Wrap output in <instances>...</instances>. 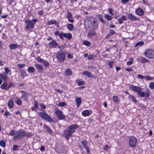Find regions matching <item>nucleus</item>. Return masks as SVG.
Here are the masks:
<instances>
[{"mask_svg": "<svg viewBox=\"0 0 154 154\" xmlns=\"http://www.w3.org/2000/svg\"><path fill=\"white\" fill-rule=\"evenodd\" d=\"M128 18L132 21L134 20H139L138 18L134 16L131 13L128 14Z\"/></svg>", "mask_w": 154, "mask_h": 154, "instance_id": "nucleus-16", "label": "nucleus"}, {"mask_svg": "<svg viewBox=\"0 0 154 154\" xmlns=\"http://www.w3.org/2000/svg\"><path fill=\"white\" fill-rule=\"evenodd\" d=\"M129 88L133 91L137 92V95L141 97H147L150 95V92L149 89H147L146 92H142L141 88L132 84L130 85Z\"/></svg>", "mask_w": 154, "mask_h": 154, "instance_id": "nucleus-1", "label": "nucleus"}, {"mask_svg": "<svg viewBox=\"0 0 154 154\" xmlns=\"http://www.w3.org/2000/svg\"><path fill=\"white\" fill-rule=\"evenodd\" d=\"M20 72L23 78H24L27 76L26 72L24 69H20Z\"/></svg>", "mask_w": 154, "mask_h": 154, "instance_id": "nucleus-27", "label": "nucleus"}, {"mask_svg": "<svg viewBox=\"0 0 154 154\" xmlns=\"http://www.w3.org/2000/svg\"><path fill=\"white\" fill-rule=\"evenodd\" d=\"M5 72L6 74L11 75V70L8 68L6 67L5 69Z\"/></svg>", "mask_w": 154, "mask_h": 154, "instance_id": "nucleus-33", "label": "nucleus"}, {"mask_svg": "<svg viewBox=\"0 0 154 154\" xmlns=\"http://www.w3.org/2000/svg\"><path fill=\"white\" fill-rule=\"evenodd\" d=\"M149 88L151 89H152L154 88V82H151L150 83L149 85Z\"/></svg>", "mask_w": 154, "mask_h": 154, "instance_id": "nucleus-46", "label": "nucleus"}, {"mask_svg": "<svg viewBox=\"0 0 154 154\" xmlns=\"http://www.w3.org/2000/svg\"><path fill=\"white\" fill-rule=\"evenodd\" d=\"M20 92L22 94L21 98L24 100H27L29 95V93L23 90L21 91Z\"/></svg>", "mask_w": 154, "mask_h": 154, "instance_id": "nucleus-11", "label": "nucleus"}, {"mask_svg": "<svg viewBox=\"0 0 154 154\" xmlns=\"http://www.w3.org/2000/svg\"><path fill=\"white\" fill-rule=\"evenodd\" d=\"M37 21L36 19H33L31 20L27 19L25 21V23L26 24L25 27V29L28 31L30 29H33L34 27L36 22Z\"/></svg>", "mask_w": 154, "mask_h": 154, "instance_id": "nucleus-2", "label": "nucleus"}, {"mask_svg": "<svg viewBox=\"0 0 154 154\" xmlns=\"http://www.w3.org/2000/svg\"><path fill=\"white\" fill-rule=\"evenodd\" d=\"M98 19L103 23H105V21L102 19V17L100 15H98L97 16Z\"/></svg>", "mask_w": 154, "mask_h": 154, "instance_id": "nucleus-39", "label": "nucleus"}, {"mask_svg": "<svg viewBox=\"0 0 154 154\" xmlns=\"http://www.w3.org/2000/svg\"><path fill=\"white\" fill-rule=\"evenodd\" d=\"M76 82L79 86H80L85 84V82L83 81H81L79 80H76Z\"/></svg>", "mask_w": 154, "mask_h": 154, "instance_id": "nucleus-42", "label": "nucleus"}, {"mask_svg": "<svg viewBox=\"0 0 154 154\" xmlns=\"http://www.w3.org/2000/svg\"><path fill=\"white\" fill-rule=\"evenodd\" d=\"M75 101L77 104V106L78 107L79 106L81 103V99L80 97H77L75 99Z\"/></svg>", "mask_w": 154, "mask_h": 154, "instance_id": "nucleus-23", "label": "nucleus"}, {"mask_svg": "<svg viewBox=\"0 0 154 154\" xmlns=\"http://www.w3.org/2000/svg\"><path fill=\"white\" fill-rule=\"evenodd\" d=\"M113 100L115 103H117L118 101V97L117 96H114L113 97Z\"/></svg>", "mask_w": 154, "mask_h": 154, "instance_id": "nucleus-44", "label": "nucleus"}, {"mask_svg": "<svg viewBox=\"0 0 154 154\" xmlns=\"http://www.w3.org/2000/svg\"><path fill=\"white\" fill-rule=\"evenodd\" d=\"M133 63V60L131 59L130 61H128L127 62V64L128 65H131Z\"/></svg>", "mask_w": 154, "mask_h": 154, "instance_id": "nucleus-60", "label": "nucleus"}, {"mask_svg": "<svg viewBox=\"0 0 154 154\" xmlns=\"http://www.w3.org/2000/svg\"><path fill=\"white\" fill-rule=\"evenodd\" d=\"M63 33L62 32L61 33H60L59 34V36L60 38L61 39H63Z\"/></svg>", "mask_w": 154, "mask_h": 154, "instance_id": "nucleus-55", "label": "nucleus"}, {"mask_svg": "<svg viewBox=\"0 0 154 154\" xmlns=\"http://www.w3.org/2000/svg\"><path fill=\"white\" fill-rule=\"evenodd\" d=\"M0 145L3 147H5V143L3 140H1L0 141Z\"/></svg>", "mask_w": 154, "mask_h": 154, "instance_id": "nucleus-49", "label": "nucleus"}, {"mask_svg": "<svg viewBox=\"0 0 154 154\" xmlns=\"http://www.w3.org/2000/svg\"><path fill=\"white\" fill-rule=\"evenodd\" d=\"M110 34L111 35H113L114 34L115 32L112 29H110Z\"/></svg>", "mask_w": 154, "mask_h": 154, "instance_id": "nucleus-62", "label": "nucleus"}, {"mask_svg": "<svg viewBox=\"0 0 154 154\" xmlns=\"http://www.w3.org/2000/svg\"><path fill=\"white\" fill-rule=\"evenodd\" d=\"M104 17L108 20H111L112 18V17L108 14H106L104 16Z\"/></svg>", "mask_w": 154, "mask_h": 154, "instance_id": "nucleus-36", "label": "nucleus"}, {"mask_svg": "<svg viewBox=\"0 0 154 154\" xmlns=\"http://www.w3.org/2000/svg\"><path fill=\"white\" fill-rule=\"evenodd\" d=\"M82 43L83 44L87 46H90L91 44L90 42L86 40L83 41Z\"/></svg>", "mask_w": 154, "mask_h": 154, "instance_id": "nucleus-31", "label": "nucleus"}, {"mask_svg": "<svg viewBox=\"0 0 154 154\" xmlns=\"http://www.w3.org/2000/svg\"><path fill=\"white\" fill-rule=\"evenodd\" d=\"M114 63L113 61H110L108 63V65L110 68H112L113 67V64Z\"/></svg>", "mask_w": 154, "mask_h": 154, "instance_id": "nucleus-47", "label": "nucleus"}, {"mask_svg": "<svg viewBox=\"0 0 154 154\" xmlns=\"http://www.w3.org/2000/svg\"><path fill=\"white\" fill-rule=\"evenodd\" d=\"M66 14V17L68 19V21L71 23H73L74 22V20L72 13L69 11H68Z\"/></svg>", "mask_w": 154, "mask_h": 154, "instance_id": "nucleus-15", "label": "nucleus"}, {"mask_svg": "<svg viewBox=\"0 0 154 154\" xmlns=\"http://www.w3.org/2000/svg\"><path fill=\"white\" fill-rule=\"evenodd\" d=\"M90 23L91 24V29L96 31L98 29V24L95 20H91Z\"/></svg>", "mask_w": 154, "mask_h": 154, "instance_id": "nucleus-8", "label": "nucleus"}, {"mask_svg": "<svg viewBox=\"0 0 154 154\" xmlns=\"http://www.w3.org/2000/svg\"><path fill=\"white\" fill-rule=\"evenodd\" d=\"M67 27L68 29L70 31H72L73 29L74 26L72 24L69 23L67 25Z\"/></svg>", "mask_w": 154, "mask_h": 154, "instance_id": "nucleus-32", "label": "nucleus"}, {"mask_svg": "<svg viewBox=\"0 0 154 154\" xmlns=\"http://www.w3.org/2000/svg\"><path fill=\"white\" fill-rule=\"evenodd\" d=\"M137 140L136 138L134 137H130L129 141V145L132 148H134L137 144Z\"/></svg>", "mask_w": 154, "mask_h": 154, "instance_id": "nucleus-7", "label": "nucleus"}, {"mask_svg": "<svg viewBox=\"0 0 154 154\" xmlns=\"http://www.w3.org/2000/svg\"><path fill=\"white\" fill-rule=\"evenodd\" d=\"M26 136L28 137H31V136H32L33 135V134L32 133L29 132V133H28L27 134H26Z\"/></svg>", "mask_w": 154, "mask_h": 154, "instance_id": "nucleus-59", "label": "nucleus"}, {"mask_svg": "<svg viewBox=\"0 0 154 154\" xmlns=\"http://www.w3.org/2000/svg\"><path fill=\"white\" fill-rule=\"evenodd\" d=\"M9 47L11 50H14L16 49L19 46L17 44H11L9 45Z\"/></svg>", "mask_w": 154, "mask_h": 154, "instance_id": "nucleus-20", "label": "nucleus"}, {"mask_svg": "<svg viewBox=\"0 0 154 154\" xmlns=\"http://www.w3.org/2000/svg\"><path fill=\"white\" fill-rule=\"evenodd\" d=\"M42 63H43L44 65L46 67H48L49 66V63L47 61L44 60V61Z\"/></svg>", "mask_w": 154, "mask_h": 154, "instance_id": "nucleus-52", "label": "nucleus"}, {"mask_svg": "<svg viewBox=\"0 0 154 154\" xmlns=\"http://www.w3.org/2000/svg\"><path fill=\"white\" fill-rule=\"evenodd\" d=\"M25 65V64H19L17 65V66L19 68L21 69L24 67Z\"/></svg>", "mask_w": 154, "mask_h": 154, "instance_id": "nucleus-48", "label": "nucleus"}, {"mask_svg": "<svg viewBox=\"0 0 154 154\" xmlns=\"http://www.w3.org/2000/svg\"><path fill=\"white\" fill-rule=\"evenodd\" d=\"M55 113L59 119H63L65 118V116L63 115V112L60 110L56 111Z\"/></svg>", "mask_w": 154, "mask_h": 154, "instance_id": "nucleus-10", "label": "nucleus"}, {"mask_svg": "<svg viewBox=\"0 0 154 154\" xmlns=\"http://www.w3.org/2000/svg\"><path fill=\"white\" fill-rule=\"evenodd\" d=\"M15 131L14 129H12L10 133L9 134V135L12 136L15 134Z\"/></svg>", "mask_w": 154, "mask_h": 154, "instance_id": "nucleus-53", "label": "nucleus"}, {"mask_svg": "<svg viewBox=\"0 0 154 154\" xmlns=\"http://www.w3.org/2000/svg\"><path fill=\"white\" fill-rule=\"evenodd\" d=\"M44 128L46 129V130L50 134H52L53 133L52 131L50 128L47 125L45 124L43 125Z\"/></svg>", "mask_w": 154, "mask_h": 154, "instance_id": "nucleus-25", "label": "nucleus"}, {"mask_svg": "<svg viewBox=\"0 0 154 154\" xmlns=\"http://www.w3.org/2000/svg\"><path fill=\"white\" fill-rule=\"evenodd\" d=\"M127 20V18L124 15L122 16L121 18H120L118 19V20L120 24L123 23L124 20L126 21Z\"/></svg>", "mask_w": 154, "mask_h": 154, "instance_id": "nucleus-19", "label": "nucleus"}, {"mask_svg": "<svg viewBox=\"0 0 154 154\" xmlns=\"http://www.w3.org/2000/svg\"><path fill=\"white\" fill-rule=\"evenodd\" d=\"M96 35V30L91 29L88 33L87 37L88 38H91L94 35Z\"/></svg>", "mask_w": 154, "mask_h": 154, "instance_id": "nucleus-14", "label": "nucleus"}, {"mask_svg": "<svg viewBox=\"0 0 154 154\" xmlns=\"http://www.w3.org/2000/svg\"><path fill=\"white\" fill-rule=\"evenodd\" d=\"M82 115L84 116H88L89 115V112L88 110H85L82 112Z\"/></svg>", "mask_w": 154, "mask_h": 154, "instance_id": "nucleus-28", "label": "nucleus"}, {"mask_svg": "<svg viewBox=\"0 0 154 154\" xmlns=\"http://www.w3.org/2000/svg\"><path fill=\"white\" fill-rule=\"evenodd\" d=\"M145 79L149 81H152L154 80V78L149 76H147L146 75Z\"/></svg>", "mask_w": 154, "mask_h": 154, "instance_id": "nucleus-41", "label": "nucleus"}, {"mask_svg": "<svg viewBox=\"0 0 154 154\" xmlns=\"http://www.w3.org/2000/svg\"><path fill=\"white\" fill-rule=\"evenodd\" d=\"M56 56L57 60L60 63L63 62L65 58V55L63 51H60L58 52Z\"/></svg>", "mask_w": 154, "mask_h": 154, "instance_id": "nucleus-6", "label": "nucleus"}, {"mask_svg": "<svg viewBox=\"0 0 154 154\" xmlns=\"http://www.w3.org/2000/svg\"><path fill=\"white\" fill-rule=\"evenodd\" d=\"M41 108L43 109H45L46 108L45 106L43 104H41L40 105Z\"/></svg>", "mask_w": 154, "mask_h": 154, "instance_id": "nucleus-64", "label": "nucleus"}, {"mask_svg": "<svg viewBox=\"0 0 154 154\" xmlns=\"http://www.w3.org/2000/svg\"><path fill=\"white\" fill-rule=\"evenodd\" d=\"M144 44V42L143 41L139 42L137 43L135 45L134 47H137L138 46H141Z\"/></svg>", "mask_w": 154, "mask_h": 154, "instance_id": "nucleus-40", "label": "nucleus"}, {"mask_svg": "<svg viewBox=\"0 0 154 154\" xmlns=\"http://www.w3.org/2000/svg\"><path fill=\"white\" fill-rule=\"evenodd\" d=\"M82 143L83 147L86 150L88 153L90 152V148L88 147L87 145V142L85 140H84L82 141Z\"/></svg>", "mask_w": 154, "mask_h": 154, "instance_id": "nucleus-13", "label": "nucleus"}, {"mask_svg": "<svg viewBox=\"0 0 154 154\" xmlns=\"http://www.w3.org/2000/svg\"><path fill=\"white\" fill-rule=\"evenodd\" d=\"M66 74L67 75H71V71L69 69H67L66 70Z\"/></svg>", "mask_w": 154, "mask_h": 154, "instance_id": "nucleus-51", "label": "nucleus"}, {"mask_svg": "<svg viewBox=\"0 0 154 154\" xmlns=\"http://www.w3.org/2000/svg\"><path fill=\"white\" fill-rule=\"evenodd\" d=\"M18 147V146L15 145H13V150L14 151H16L17 150V148Z\"/></svg>", "mask_w": 154, "mask_h": 154, "instance_id": "nucleus-63", "label": "nucleus"}, {"mask_svg": "<svg viewBox=\"0 0 154 154\" xmlns=\"http://www.w3.org/2000/svg\"><path fill=\"white\" fill-rule=\"evenodd\" d=\"M138 78L141 79H145L146 75L143 76L141 75H137Z\"/></svg>", "mask_w": 154, "mask_h": 154, "instance_id": "nucleus-50", "label": "nucleus"}, {"mask_svg": "<svg viewBox=\"0 0 154 154\" xmlns=\"http://www.w3.org/2000/svg\"><path fill=\"white\" fill-rule=\"evenodd\" d=\"M66 103L65 102H59L58 103V105L61 107H63L66 106Z\"/></svg>", "mask_w": 154, "mask_h": 154, "instance_id": "nucleus-45", "label": "nucleus"}, {"mask_svg": "<svg viewBox=\"0 0 154 154\" xmlns=\"http://www.w3.org/2000/svg\"><path fill=\"white\" fill-rule=\"evenodd\" d=\"M136 12L137 14L139 16H143L144 14V11L140 8H137L136 10Z\"/></svg>", "mask_w": 154, "mask_h": 154, "instance_id": "nucleus-18", "label": "nucleus"}, {"mask_svg": "<svg viewBox=\"0 0 154 154\" xmlns=\"http://www.w3.org/2000/svg\"><path fill=\"white\" fill-rule=\"evenodd\" d=\"M35 67L38 70H41L42 69V66L40 64H37L35 65Z\"/></svg>", "mask_w": 154, "mask_h": 154, "instance_id": "nucleus-38", "label": "nucleus"}, {"mask_svg": "<svg viewBox=\"0 0 154 154\" xmlns=\"http://www.w3.org/2000/svg\"><path fill=\"white\" fill-rule=\"evenodd\" d=\"M79 126L76 124H73L69 126L68 129L73 134L75 132V130L77 129Z\"/></svg>", "mask_w": 154, "mask_h": 154, "instance_id": "nucleus-12", "label": "nucleus"}, {"mask_svg": "<svg viewBox=\"0 0 154 154\" xmlns=\"http://www.w3.org/2000/svg\"><path fill=\"white\" fill-rule=\"evenodd\" d=\"M63 36L65 38H67L68 39H70L72 37V35L70 33H63Z\"/></svg>", "mask_w": 154, "mask_h": 154, "instance_id": "nucleus-26", "label": "nucleus"}, {"mask_svg": "<svg viewBox=\"0 0 154 154\" xmlns=\"http://www.w3.org/2000/svg\"><path fill=\"white\" fill-rule=\"evenodd\" d=\"M13 85V83L11 82H9L8 83V84L7 87H8V89H9L10 87H11Z\"/></svg>", "mask_w": 154, "mask_h": 154, "instance_id": "nucleus-57", "label": "nucleus"}, {"mask_svg": "<svg viewBox=\"0 0 154 154\" xmlns=\"http://www.w3.org/2000/svg\"><path fill=\"white\" fill-rule=\"evenodd\" d=\"M129 98H130L133 102L136 103L137 102V101L136 100V98L133 95H129Z\"/></svg>", "mask_w": 154, "mask_h": 154, "instance_id": "nucleus-34", "label": "nucleus"}, {"mask_svg": "<svg viewBox=\"0 0 154 154\" xmlns=\"http://www.w3.org/2000/svg\"><path fill=\"white\" fill-rule=\"evenodd\" d=\"M144 55L145 57L149 59L154 58V50L152 49L146 50L144 52Z\"/></svg>", "mask_w": 154, "mask_h": 154, "instance_id": "nucleus-4", "label": "nucleus"}, {"mask_svg": "<svg viewBox=\"0 0 154 154\" xmlns=\"http://www.w3.org/2000/svg\"><path fill=\"white\" fill-rule=\"evenodd\" d=\"M38 114L40 117L50 122H52L53 121L52 118L45 112H40L38 113Z\"/></svg>", "mask_w": 154, "mask_h": 154, "instance_id": "nucleus-3", "label": "nucleus"}, {"mask_svg": "<svg viewBox=\"0 0 154 154\" xmlns=\"http://www.w3.org/2000/svg\"><path fill=\"white\" fill-rule=\"evenodd\" d=\"M104 150L105 151H107L109 149V147L107 145H106L103 148Z\"/></svg>", "mask_w": 154, "mask_h": 154, "instance_id": "nucleus-58", "label": "nucleus"}, {"mask_svg": "<svg viewBox=\"0 0 154 154\" xmlns=\"http://www.w3.org/2000/svg\"><path fill=\"white\" fill-rule=\"evenodd\" d=\"M37 61L40 62H42L44 61V60L41 59L39 57H38L36 58Z\"/></svg>", "mask_w": 154, "mask_h": 154, "instance_id": "nucleus-54", "label": "nucleus"}, {"mask_svg": "<svg viewBox=\"0 0 154 154\" xmlns=\"http://www.w3.org/2000/svg\"><path fill=\"white\" fill-rule=\"evenodd\" d=\"M94 57V55L92 54H90L88 55V58L89 60L93 59Z\"/></svg>", "mask_w": 154, "mask_h": 154, "instance_id": "nucleus-56", "label": "nucleus"}, {"mask_svg": "<svg viewBox=\"0 0 154 154\" xmlns=\"http://www.w3.org/2000/svg\"><path fill=\"white\" fill-rule=\"evenodd\" d=\"M14 103L12 99H10L8 102V106L9 108H12L14 106Z\"/></svg>", "mask_w": 154, "mask_h": 154, "instance_id": "nucleus-22", "label": "nucleus"}, {"mask_svg": "<svg viewBox=\"0 0 154 154\" xmlns=\"http://www.w3.org/2000/svg\"><path fill=\"white\" fill-rule=\"evenodd\" d=\"M26 135V132L23 130H21L17 131L14 137V140L17 138H22Z\"/></svg>", "mask_w": 154, "mask_h": 154, "instance_id": "nucleus-5", "label": "nucleus"}, {"mask_svg": "<svg viewBox=\"0 0 154 154\" xmlns=\"http://www.w3.org/2000/svg\"><path fill=\"white\" fill-rule=\"evenodd\" d=\"M15 98L17 100L16 101L17 104L19 105H21L22 104V102L19 99V98L18 97H15Z\"/></svg>", "mask_w": 154, "mask_h": 154, "instance_id": "nucleus-43", "label": "nucleus"}, {"mask_svg": "<svg viewBox=\"0 0 154 154\" xmlns=\"http://www.w3.org/2000/svg\"><path fill=\"white\" fill-rule=\"evenodd\" d=\"M8 83L6 82L3 83L1 86V88L2 89H4L6 90H8Z\"/></svg>", "mask_w": 154, "mask_h": 154, "instance_id": "nucleus-24", "label": "nucleus"}, {"mask_svg": "<svg viewBox=\"0 0 154 154\" xmlns=\"http://www.w3.org/2000/svg\"><path fill=\"white\" fill-rule=\"evenodd\" d=\"M35 70L34 68L32 66L29 67L27 69V71L30 73H33L34 72Z\"/></svg>", "mask_w": 154, "mask_h": 154, "instance_id": "nucleus-30", "label": "nucleus"}, {"mask_svg": "<svg viewBox=\"0 0 154 154\" xmlns=\"http://www.w3.org/2000/svg\"><path fill=\"white\" fill-rule=\"evenodd\" d=\"M141 61L143 63H146L149 62V60L143 57H141Z\"/></svg>", "mask_w": 154, "mask_h": 154, "instance_id": "nucleus-29", "label": "nucleus"}, {"mask_svg": "<svg viewBox=\"0 0 154 154\" xmlns=\"http://www.w3.org/2000/svg\"><path fill=\"white\" fill-rule=\"evenodd\" d=\"M83 74L84 75H87L88 77H92L94 75H92V73L89 72L87 71H84L83 72Z\"/></svg>", "mask_w": 154, "mask_h": 154, "instance_id": "nucleus-21", "label": "nucleus"}, {"mask_svg": "<svg viewBox=\"0 0 154 154\" xmlns=\"http://www.w3.org/2000/svg\"><path fill=\"white\" fill-rule=\"evenodd\" d=\"M56 21L54 20H52L47 22V24L48 25H51L53 24H55L56 23Z\"/></svg>", "mask_w": 154, "mask_h": 154, "instance_id": "nucleus-35", "label": "nucleus"}, {"mask_svg": "<svg viewBox=\"0 0 154 154\" xmlns=\"http://www.w3.org/2000/svg\"><path fill=\"white\" fill-rule=\"evenodd\" d=\"M4 115L6 116H9L11 114L8 111H5Z\"/></svg>", "mask_w": 154, "mask_h": 154, "instance_id": "nucleus-61", "label": "nucleus"}, {"mask_svg": "<svg viewBox=\"0 0 154 154\" xmlns=\"http://www.w3.org/2000/svg\"><path fill=\"white\" fill-rule=\"evenodd\" d=\"M0 78L5 81L8 78V76L5 75H2L0 74Z\"/></svg>", "mask_w": 154, "mask_h": 154, "instance_id": "nucleus-37", "label": "nucleus"}, {"mask_svg": "<svg viewBox=\"0 0 154 154\" xmlns=\"http://www.w3.org/2000/svg\"><path fill=\"white\" fill-rule=\"evenodd\" d=\"M49 46L51 48H56L58 45V44L54 39L49 43Z\"/></svg>", "mask_w": 154, "mask_h": 154, "instance_id": "nucleus-17", "label": "nucleus"}, {"mask_svg": "<svg viewBox=\"0 0 154 154\" xmlns=\"http://www.w3.org/2000/svg\"><path fill=\"white\" fill-rule=\"evenodd\" d=\"M72 133L68 129L67 130H65L63 131L62 136H64L67 140H68L70 137L72 136Z\"/></svg>", "mask_w": 154, "mask_h": 154, "instance_id": "nucleus-9", "label": "nucleus"}]
</instances>
